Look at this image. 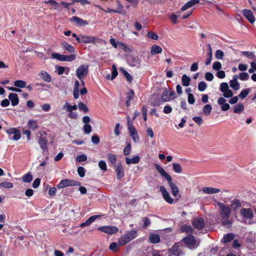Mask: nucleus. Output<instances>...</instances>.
<instances>
[{
  "label": "nucleus",
  "mask_w": 256,
  "mask_h": 256,
  "mask_svg": "<svg viewBox=\"0 0 256 256\" xmlns=\"http://www.w3.org/2000/svg\"><path fill=\"white\" fill-rule=\"evenodd\" d=\"M216 204L219 207L218 212L222 220L221 224L227 228H230L232 222L229 220L232 213L230 206L218 201L216 202Z\"/></svg>",
  "instance_id": "obj_1"
},
{
  "label": "nucleus",
  "mask_w": 256,
  "mask_h": 256,
  "mask_svg": "<svg viewBox=\"0 0 256 256\" xmlns=\"http://www.w3.org/2000/svg\"><path fill=\"white\" fill-rule=\"evenodd\" d=\"M154 167L156 170L158 171V172L168 182V184L170 187L172 191V194L174 196H178V193L180 192V190L176 186V185L173 183L172 180V178L170 175H169L165 170L162 168L160 166L157 164H154Z\"/></svg>",
  "instance_id": "obj_2"
},
{
  "label": "nucleus",
  "mask_w": 256,
  "mask_h": 256,
  "mask_svg": "<svg viewBox=\"0 0 256 256\" xmlns=\"http://www.w3.org/2000/svg\"><path fill=\"white\" fill-rule=\"evenodd\" d=\"M82 42L84 44H93L96 42L102 44H106L107 42L104 39L98 38L94 36H88L86 35H82Z\"/></svg>",
  "instance_id": "obj_3"
},
{
  "label": "nucleus",
  "mask_w": 256,
  "mask_h": 256,
  "mask_svg": "<svg viewBox=\"0 0 256 256\" xmlns=\"http://www.w3.org/2000/svg\"><path fill=\"white\" fill-rule=\"evenodd\" d=\"M62 108L66 110V111L68 112V116L70 118L74 120L78 118V113L73 112V110H77L78 106L76 105L71 106L68 102H66L65 104L63 106Z\"/></svg>",
  "instance_id": "obj_4"
},
{
  "label": "nucleus",
  "mask_w": 256,
  "mask_h": 256,
  "mask_svg": "<svg viewBox=\"0 0 256 256\" xmlns=\"http://www.w3.org/2000/svg\"><path fill=\"white\" fill-rule=\"evenodd\" d=\"M80 182L73 180L64 179L62 180L56 186L57 188H62L67 186H80Z\"/></svg>",
  "instance_id": "obj_5"
},
{
  "label": "nucleus",
  "mask_w": 256,
  "mask_h": 256,
  "mask_svg": "<svg viewBox=\"0 0 256 256\" xmlns=\"http://www.w3.org/2000/svg\"><path fill=\"white\" fill-rule=\"evenodd\" d=\"M52 57L54 59H56L62 62H72L75 60L76 58V56L74 54L65 56L58 53H53L52 54Z\"/></svg>",
  "instance_id": "obj_6"
},
{
  "label": "nucleus",
  "mask_w": 256,
  "mask_h": 256,
  "mask_svg": "<svg viewBox=\"0 0 256 256\" xmlns=\"http://www.w3.org/2000/svg\"><path fill=\"white\" fill-rule=\"evenodd\" d=\"M88 72V66L86 64L80 65L76 70V76L79 80L84 79Z\"/></svg>",
  "instance_id": "obj_7"
},
{
  "label": "nucleus",
  "mask_w": 256,
  "mask_h": 256,
  "mask_svg": "<svg viewBox=\"0 0 256 256\" xmlns=\"http://www.w3.org/2000/svg\"><path fill=\"white\" fill-rule=\"evenodd\" d=\"M116 3H117V9L116 10H113L108 8H106V10H104L100 6L98 5H94L96 7L102 10L103 11H104L105 12L107 13H110L112 12H114V13H118L122 14H123L122 11L124 10V6L122 4H121L120 2L118 0H116Z\"/></svg>",
  "instance_id": "obj_8"
},
{
  "label": "nucleus",
  "mask_w": 256,
  "mask_h": 256,
  "mask_svg": "<svg viewBox=\"0 0 256 256\" xmlns=\"http://www.w3.org/2000/svg\"><path fill=\"white\" fill-rule=\"evenodd\" d=\"M98 230L102 232H103L108 234H113L118 232V228L114 226H100Z\"/></svg>",
  "instance_id": "obj_9"
},
{
  "label": "nucleus",
  "mask_w": 256,
  "mask_h": 256,
  "mask_svg": "<svg viewBox=\"0 0 256 256\" xmlns=\"http://www.w3.org/2000/svg\"><path fill=\"white\" fill-rule=\"evenodd\" d=\"M6 132L8 134L10 138L14 140H18L21 137L20 130L16 128H10L6 130Z\"/></svg>",
  "instance_id": "obj_10"
},
{
  "label": "nucleus",
  "mask_w": 256,
  "mask_h": 256,
  "mask_svg": "<svg viewBox=\"0 0 256 256\" xmlns=\"http://www.w3.org/2000/svg\"><path fill=\"white\" fill-rule=\"evenodd\" d=\"M114 167L116 178L117 180H120L125 176L124 166L121 162H118Z\"/></svg>",
  "instance_id": "obj_11"
},
{
  "label": "nucleus",
  "mask_w": 256,
  "mask_h": 256,
  "mask_svg": "<svg viewBox=\"0 0 256 256\" xmlns=\"http://www.w3.org/2000/svg\"><path fill=\"white\" fill-rule=\"evenodd\" d=\"M240 212L244 218L247 220H252L254 216L253 212L250 208H242Z\"/></svg>",
  "instance_id": "obj_12"
},
{
  "label": "nucleus",
  "mask_w": 256,
  "mask_h": 256,
  "mask_svg": "<svg viewBox=\"0 0 256 256\" xmlns=\"http://www.w3.org/2000/svg\"><path fill=\"white\" fill-rule=\"evenodd\" d=\"M160 192H162V197L164 199L168 204H172L174 202V199L172 198L168 192L167 191L166 188L163 186H161L160 187Z\"/></svg>",
  "instance_id": "obj_13"
},
{
  "label": "nucleus",
  "mask_w": 256,
  "mask_h": 256,
  "mask_svg": "<svg viewBox=\"0 0 256 256\" xmlns=\"http://www.w3.org/2000/svg\"><path fill=\"white\" fill-rule=\"evenodd\" d=\"M194 228L198 230H201L204 228L205 224L202 218H195L192 222Z\"/></svg>",
  "instance_id": "obj_14"
},
{
  "label": "nucleus",
  "mask_w": 256,
  "mask_h": 256,
  "mask_svg": "<svg viewBox=\"0 0 256 256\" xmlns=\"http://www.w3.org/2000/svg\"><path fill=\"white\" fill-rule=\"evenodd\" d=\"M176 93L174 90L168 91L166 88L162 96V100L163 102H166L174 98Z\"/></svg>",
  "instance_id": "obj_15"
},
{
  "label": "nucleus",
  "mask_w": 256,
  "mask_h": 256,
  "mask_svg": "<svg viewBox=\"0 0 256 256\" xmlns=\"http://www.w3.org/2000/svg\"><path fill=\"white\" fill-rule=\"evenodd\" d=\"M232 212H236L238 209L242 206V202L238 198H234L230 202V206Z\"/></svg>",
  "instance_id": "obj_16"
},
{
  "label": "nucleus",
  "mask_w": 256,
  "mask_h": 256,
  "mask_svg": "<svg viewBox=\"0 0 256 256\" xmlns=\"http://www.w3.org/2000/svg\"><path fill=\"white\" fill-rule=\"evenodd\" d=\"M70 20L72 22H75L76 26H85L88 24V22L87 20H84L82 18L78 16H74Z\"/></svg>",
  "instance_id": "obj_17"
},
{
  "label": "nucleus",
  "mask_w": 256,
  "mask_h": 256,
  "mask_svg": "<svg viewBox=\"0 0 256 256\" xmlns=\"http://www.w3.org/2000/svg\"><path fill=\"white\" fill-rule=\"evenodd\" d=\"M48 140L45 136L41 135L38 138V144L40 146V148L44 151H48Z\"/></svg>",
  "instance_id": "obj_18"
},
{
  "label": "nucleus",
  "mask_w": 256,
  "mask_h": 256,
  "mask_svg": "<svg viewBox=\"0 0 256 256\" xmlns=\"http://www.w3.org/2000/svg\"><path fill=\"white\" fill-rule=\"evenodd\" d=\"M242 14L250 23L253 24L255 22V18L252 10L244 9L242 10Z\"/></svg>",
  "instance_id": "obj_19"
},
{
  "label": "nucleus",
  "mask_w": 256,
  "mask_h": 256,
  "mask_svg": "<svg viewBox=\"0 0 256 256\" xmlns=\"http://www.w3.org/2000/svg\"><path fill=\"white\" fill-rule=\"evenodd\" d=\"M101 217L100 215H93L90 216L85 222L82 223L80 226L84 228L90 226L97 218Z\"/></svg>",
  "instance_id": "obj_20"
},
{
  "label": "nucleus",
  "mask_w": 256,
  "mask_h": 256,
  "mask_svg": "<svg viewBox=\"0 0 256 256\" xmlns=\"http://www.w3.org/2000/svg\"><path fill=\"white\" fill-rule=\"evenodd\" d=\"M182 241L187 245L194 246L196 244L195 238L192 235L184 237Z\"/></svg>",
  "instance_id": "obj_21"
},
{
  "label": "nucleus",
  "mask_w": 256,
  "mask_h": 256,
  "mask_svg": "<svg viewBox=\"0 0 256 256\" xmlns=\"http://www.w3.org/2000/svg\"><path fill=\"white\" fill-rule=\"evenodd\" d=\"M128 60V64L132 66H138L140 64V60L138 56H130Z\"/></svg>",
  "instance_id": "obj_22"
},
{
  "label": "nucleus",
  "mask_w": 256,
  "mask_h": 256,
  "mask_svg": "<svg viewBox=\"0 0 256 256\" xmlns=\"http://www.w3.org/2000/svg\"><path fill=\"white\" fill-rule=\"evenodd\" d=\"M8 98L11 102L12 106H16L19 103L18 95L16 93H10L8 96Z\"/></svg>",
  "instance_id": "obj_23"
},
{
  "label": "nucleus",
  "mask_w": 256,
  "mask_h": 256,
  "mask_svg": "<svg viewBox=\"0 0 256 256\" xmlns=\"http://www.w3.org/2000/svg\"><path fill=\"white\" fill-rule=\"evenodd\" d=\"M238 78V76L237 75H234L233 77V79L230 82V86L235 90H237L240 89V84L237 80Z\"/></svg>",
  "instance_id": "obj_24"
},
{
  "label": "nucleus",
  "mask_w": 256,
  "mask_h": 256,
  "mask_svg": "<svg viewBox=\"0 0 256 256\" xmlns=\"http://www.w3.org/2000/svg\"><path fill=\"white\" fill-rule=\"evenodd\" d=\"M200 2L199 0H190L186 2L181 8L180 10L184 11L187 9L191 8L194 4H198Z\"/></svg>",
  "instance_id": "obj_25"
},
{
  "label": "nucleus",
  "mask_w": 256,
  "mask_h": 256,
  "mask_svg": "<svg viewBox=\"0 0 256 256\" xmlns=\"http://www.w3.org/2000/svg\"><path fill=\"white\" fill-rule=\"evenodd\" d=\"M39 76L44 81L49 82L52 80V78L50 74L45 70H42L38 74Z\"/></svg>",
  "instance_id": "obj_26"
},
{
  "label": "nucleus",
  "mask_w": 256,
  "mask_h": 256,
  "mask_svg": "<svg viewBox=\"0 0 256 256\" xmlns=\"http://www.w3.org/2000/svg\"><path fill=\"white\" fill-rule=\"evenodd\" d=\"M202 192L207 194H212L218 193L220 192V190L212 187H204L202 188Z\"/></svg>",
  "instance_id": "obj_27"
},
{
  "label": "nucleus",
  "mask_w": 256,
  "mask_h": 256,
  "mask_svg": "<svg viewBox=\"0 0 256 256\" xmlns=\"http://www.w3.org/2000/svg\"><path fill=\"white\" fill-rule=\"evenodd\" d=\"M27 126L28 128L32 130H35L38 128V124L36 120H29L28 122Z\"/></svg>",
  "instance_id": "obj_28"
},
{
  "label": "nucleus",
  "mask_w": 256,
  "mask_h": 256,
  "mask_svg": "<svg viewBox=\"0 0 256 256\" xmlns=\"http://www.w3.org/2000/svg\"><path fill=\"white\" fill-rule=\"evenodd\" d=\"M107 158L108 162L110 164L111 166H116V156L115 154L108 153L107 154Z\"/></svg>",
  "instance_id": "obj_29"
},
{
  "label": "nucleus",
  "mask_w": 256,
  "mask_h": 256,
  "mask_svg": "<svg viewBox=\"0 0 256 256\" xmlns=\"http://www.w3.org/2000/svg\"><path fill=\"white\" fill-rule=\"evenodd\" d=\"M170 255V256H179L181 253V250L177 246H174L171 249L169 250Z\"/></svg>",
  "instance_id": "obj_30"
},
{
  "label": "nucleus",
  "mask_w": 256,
  "mask_h": 256,
  "mask_svg": "<svg viewBox=\"0 0 256 256\" xmlns=\"http://www.w3.org/2000/svg\"><path fill=\"white\" fill-rule=\"evenodd\" d=\"M61 46L65 50L70 53H74L75 52V48L72 46L68 44L66 42H61Z\"/></svg>",
  "instance_id": "obj_31"
},
{
  "label": "nucleus",
  "mask_w": 256,
  "mask_h": 256,
  "mask_svg": "<svg viewBox=\"0 0 256 256\" xmlns=\"http://www.w3.org/2000/svg\"><path fill=\"white\" fill-rule=\"evenodd\" d=\"M126 162L127 164H138L140 160V157L138 156H136L132 158L128 157L126 158Z\"/></svg>",
  "instance_id": "obj_32"
},
{
  "label": "nucleus",
  "mask_w": 256,
  "mask_h": 256,
  "mask_svg": "<svg viewBox=\"0 0 256 256\" xmlns=\"http://www.w3.org/2000/svg\"><path fill=\"white\" fill-rule=\"evenodd\" d=\"M148 238L152 244H158L160 240V237L158 234H150Z\"/></svg>",
  "instance_id": "obj_33"
},
{
  "label": "nucleus",
  "mask_w": 256,
  "mask_h": 256,
  "mask_svg": "<svg viewBox=\"0 0 256 256\" xmlns=\"http://www.w3.org/2000/svg\"><path fill=\"white\" fill-rule=\"evenodd\" d=\"M162 48L156 44H154L151 48L150 52L152 54H160L162 52Z\"/></svg>",
  "instance_id": "obj_34"
},
{
  "label": "nucleus",
  "mask_w": 256,
  "mask_h": 256,
  "mask_svg": "<svg viewBox=\"0 0 256 256\" xmlns=\"http://www.w3.org/2000/svg\"><path fill=\"white\" fill-rule=\"evenodd\" d=\"M125 234L130 241L138 236V232L136 230H130Z\"/></svg>",
  "instance_id": "obj_35"
},
{
  "label": "nucleus",
  "mask_w": 256,
  "mask_h": 256,
  "mask_svg": "<svg viewBox=\"0 0 256 256\" xmlns=\"http://www.w3.org/2000/svg\"><path fill=\"white\" fill-rule=\"evenodd\" d=\"M130 240L129 238L126 236V234L120 237L118 240V244L119 246H124L128 242H129Z\"/></svg>",
  "instance_id": "obj_36"
},
{
  "label": "nucleus",
  "mask_w": 256,
  "mask_h": 256,
  "mask_svg": "<svg viewBox=\"0 0 256 256\" xmlns=\"http://www.w3.org/2000/svg\"><path fill=\"white\" fill-rule=\"evenodd\" d=\"M234 238V235L232 233H228L224 236L222 238V242L224 244H226L228 242H231Z\"/></svg>",
  "instance_id": "obj_37"
},
{
  "label": "nucleus",
  "mask_w": 256,
  "mask_h": 256,
  "mask_svg": "<svg viewBox=\"0 0 256 256\" xmlns=\"http://www.w3.org/2000/svg\"><path fill=\"white\" fill-rule=\"evenodd\" d=\"M244 110V106L242 103H238L234 107V112L236 114H240Z\"/></svg>",
  "instance_id": "obj_38"
},
{
  "label": "nucleus",
  "mask_w": 256,
  "mask_h": 256,
  "mask_svg": "<svg viewBox=\"0 0 256 256\" xmlns=\"http://www.w3.org/2000/svg\"><path fill=\"white\" fill-rule=\"evenodd\" d=\"M32 178V176L30 172L26 174L22 178V181L24 182H30Z\"/></svg>",
  "instance_id": "obj_39"
},
{
  "label": "nucleus",
  "mask_w": 256,
  "mask_h": 256,
  "mask_svg": "<svg viewBox=\"0 0 256 256\" xmlns=\"http://www.w3.org/2000/svg\"><path fill=\"white\" fill-rule=\"evenodd\" d=\"M182 86H188L190 85V78L186 74H184L182 76Z\"/></svg>",
  "instance_id": "obj_40"
},
{
  "label": "nucleus",
  "mask_w": 256,
  "mask_h": 256,
  "mask_svg": "<svg viewBox=\"0 0 256 256\" xmlns=\"http://www.w3.org/2000/svg\"><path fill=\"white\" fill-rule=\"evenodd\" d=\"M242 54L246 56L248 58L254 61L256 60V56L253 54V52H251L244 51L242 52Z\"/></svg>",
  "instance_id": "obj_41"
},
{
  "label": "nucleus",
  "mask_w": 256,
  "mask_h": 256,
  "mask_svg": "<svg viewBox=\"0 0 256 256\" xmlns=\"http://www.w3.org/2000/svg\"><path fill=\"white\" fill-rule=\"evenodd\" d=\"M14 85L17 88H26V83L22 80H17L14 82Z\"/></svg>",
  "instance_id": "obj_42"
},
{
  "label": "nucleus",
  "mask_w": 256,
  "mask_h": 256,
  "mask_svg": "<svg viewBox=\"0 0 256 256\" xmlns=\"http://www.w3.org/2000/svg\"><path fill=\"white\" fill-rule=\"evenodd\" d=\"M181 231L192 234L193 232V229L190 225H184L181 228Z\"/></svg>",
  "instance_id": "obj_43"
},
{
  "label": "nucleus",
  "mask_w": 256,
  "mask_h": 256,
  "mask_svg": "<svg viewBox=\"0 0 256 256\" xmlns=\"http://www.w3.org/2000/svg\"><path fill=\"white\" fill-rule=\"evenodd\" d=\"M118 46L120 48L126 52H131L132 50L125 44L120 42H118Z\"/></svg>",
  "instance_id": "obj_44"
},
{
  "label": "nucleus",
  "mask_w": 256,
  "mask_h": 256,
  "mask_svg": "<svg viewBox=\"0 0 256 256\" xmlns=\"http://www.w3.org/2000/svg\"><path fill=\"white\" fill-rule=\"evenodd\" d=\"M120 70L122 72V73L125 76L127 80L129 82H131L132 80V78L131 76V75L126 70L122 68H121L120 69Z\"/></svg>",
  "instance_id": "obj_45"
},
{
  "label": "nucleus",
  "mask_w": 256,
  "mask_h": 256,
  "mask_svg": "<svg viewBox=\"0 0 256 256\" xmlns=\"http://www.w3.org/2000/svg\"><path fill=\"white\" fill-rule=\"evenodd\" d=\"M78 107L80 110L83 111L84 113H87L89 111V109L88 106L82 102H78Z\"/></svg>",
  "instance_id": "obj_46"
},
{
  "label": "nucleus",
  "mask_w": 256,
  "mask_h": 256,
  "mask_svg": "<svg viewBox=\"0 0 256 256\" xmlns=\"http://www.w3.org/2000/svg\"><path fill=\"white\" fill-rule=\"evenodd\" d=\"M173 170L178 174H180L182 172V168L180 164L174 163L172 164Z\"/></svg>",
  "instance_id": "obj_47"
},
{
  "label": "nucleus",
  "mask_w": 256,
  "mask_h": 256,
  "mask_svg": "<svg viewBox=\"0 0 256 256\" xmlns=\"http://www.w3.org/2000/svg\"><path fill=\"white\" fill-rule=\"evenodd\" d=\"M202 110L206 116H208L212 110V107L210 104H206L204 106Z\"/></svg>",
  "instance_id": "obj_48"
},
{
  "label": "nucleus",
  "mask_w": 256,
  "mask_h": 256,
  "mask_svg": "<svg viewBox=\"0 0 256 256\" xmlns=\"http://www.w3.org/2000/svg\"><path fill=\"white\" fill-rule=\"evenodd\" d=\"M14 187V184L10 182H2L0 183V188H12Z\"/></svg>",
  "instance_id": "obj_49"
},
{
  "label": "nucleus",
  "mask_w": 256,
  "mask_h": 256,
  "mask_svg": "<svg viewBox=\"0 0 256 256\" xmlns=\"http://www.w3.org/2000/svg\"><path fill=\"white\" fill-rule=\"evenodd\" d=\"M250 92V88L243 90L238 95V97L242 99L244 98L249 94Z\"/></svg>",
  "instance_id": "obj_50"
},
{
  "label": "nucleus",
  "mask_w": 256,
  "mask_h": 256,
  "mask_svg": "<svg viewBox=\"0 0 256 256\" xmlns=\"http://www.w3.org/2000/svg\"><path fill=\"white\" fill-rule=\"evenodd\" d=\"M132 148L130 142L128 143L126 146L124 148L123 150L124 154L125 156H128L131 152Z\"/></svg>",
  "instance_id": "obj_51"
},
{
  "label": "nucleus",
  "mask_w": 256,
  "mask_h": 256,
  "mask_svg": "<svg viewBox=\"0 0 256 256\" xmlns=\"http://www.w3.org/2000/svg\"><path fill=\"white\" fill-rule=\"evenodd\" d=\"M224 56V52L220 50H216L215 53V57L218 60L223 59Z\"/></svg>",
  "instance_id": "obj_52"
},
{
  "label": "nucleus",
  "mask_w": 256,
  "mask_h": 256,
  "mask_svg": "<svg viewBox=\"0 0 256 256\" xmlns=\"http://www.w3.org/2000/svg\"><path fill=\"white\" fill-rule=\"evenodd\" d=\"M238 77L242 80H247L249 78V74L247 72H242L240 74Z\"/></svg>",
  "instance_id": "obj_53"
},
{
  "label": "nucleus",
  "mask_w": 256,
  "mask_h": 256,
  "mask_svg": "<svg viewBox=\"0 0 256 256\" xmlns=\"http://www.w3.org/2000/svg\"><path fill=\"white\" fill-rule=\"evenodd\" d=\"M99 168L104 171L107 170V166L105 161L101 160L98 164Z\"/></svg>",
  "instance_id": "obj_54"
},
{
  "label": "nucleus",
  "mask_w": 256,
  "mask_h": 256,
  "mask_svg": "<svg viewBox=\"0 0 256 256\" xmlns=\"http://www.w3.org/2000/svg\"><path fill=\"white\" fill-rule=\"evenodd\" d=\"M207 87L206 83L204 82H200L198 84V90L200 92L204 91Z\"/></svg>",
  "instance_id": "obj_55"
},
{
  "label": "nucleus",
  "mask_w": 256,
  "mask_h": 256,
  "mask_svg": "<svg viewBox=\"0 0 256 256\" xmlns=\"http://www.w3.org/2000/svg\"><path fill=\"white\" fill-rule=\"evenodd\" d=\"M147 36L152 40H157L158 38V35L152 32H148Z\"/></svg>",
  "instance_id": "obj_56"
},
{
  "label": "nucleus",
  "mask_w": 256,
  "mask_h": 256,
  "mask_svg": "<svg viewBox=\"0 0 256 256\" xmlns=\"http://www.w3.org/2000/svg\"><path fill=\"white\" fill-rule=\"evenodd\" d=\"M78 173L80 178H83L85 176L86 170L82 166H79L77 170Z\"/></svg>",
  "instance_id": "obj_57"
},
{
  "label": "nucleus",
  "mask_w": 256,
  "mask_h": 256,
  "mask_svg": "<svg viewBox=\"0 0 256 256\" xmlns=\"http://www.w3.org/2000/svg\"><path fill=\"white\" fill-rule=\"evenodd\" d=\"M229 88L228 84L226 82H222L220 84V90L221 92H224Z\"/></svg>",
  "instance_id": "obj_58"
},
{
  "label": "nucleus",
  "mask_w": 256,
  "mask_h": 256,
  "mask_svg": "<svg viewBox=\"0 0 256 256\" xmlns=\"http://www.w3.org/2000/svg\"><path fill=\"white\" fill-rule=\"evenodd\" d=\"M118 246H119L118 244L117 243H116L115 242H112L110 244V245L109 246V248L110 250H111L113 252H118Z\"/></svg>",
  "instance_id": "obj_59"
},
{
  "label": "nucleus",
  "mask_w": 256,
  "mask_h": 256,
  "mask_svg": "<svg viewBox=\"0 0 256 256\" xmlns=\"http://www.w3.org/2000/svg\"><path fill=\"white\" fill-rule=\"evenodd\" d=\"M142 220L144 222L142 227L144 228L149 226L151 223L150 220L148 217H144L142 218Z\"/></svg>",
  "instance_id": "obj_60"
},
{
  "label": "nucleus",
  "mask_w": 256,
  "mask_h": 256,
  "mask_svg": "<svg viewBox=\"0 0 256 256\" xmlns=\"http://www.w3.org/2000/svg\"><path fill=\"white\" fill-rule=\"evenodd\" d=\"M112 76L110 79L112 80L118 76V72L116 68L115 65H112Z\"/></svg>",
  "instance_id": "obj_61"
},
{
  "label": "nucleus",
  "mask_w": 256,
  "mask_h": 256,
  "mask_svg": "<svg viewBox=\"0 0 256 256\" xmlns=\"http://www.w3.org/2000/svg\"><path fill=\"white\" fill-rule=\"evenodd\" d=\"M212 68L216 70H219L222 68V64L220 62L216 61L212 64Z\"/></svg>",
  "instance_id": "obj_62"
},
{
  "label": "nucleus",
  "mask_w": 256,
  "mask_h": 256,
  "mask_svg": "<svg viewBox=\"0 0 256 256\" xmlns=\"http://www.w3.org/2000/svg\"><path fill=\"white\" fill-rule=\"evenodd\" d=\"M87 160V156L85 154H81L78 156L76 158V160L78 162H85Z\"/></svg>",
  "instance_id": "obj_63"
},
{
  "label": "nucleus",
  "mask_w": 256,
  "mask_h": 256,
  "mask_svg": "<svg viewBox=\"0 0 256 256\" xmlns=\"http://www.w3.org/2000/svg\"><path fill=\"white\" fill-rule=\"evenodd\" d=\"M223 93V96L226 98H229L233 96V92L232 90L229 88Z\"/></svg>",
  "instance_id": "obj_64"
}]
</instances>
